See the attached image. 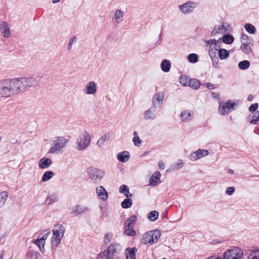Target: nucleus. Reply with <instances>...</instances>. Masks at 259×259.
Wrapping results in <instances>:
<instances>
[{"label": "nucleus", "instance_id": "f257e3e1", "mask_svg": "<svg viewBox=\"0 0 259 259\" xmlns=\"http://www.w3.org/2000/svg\"><path fill=\"white\" fill-rule=\"evenodd\" d=\"M22 92L19 77L0 80V98L10 97Z\"/></svg>", "mask_w": 259, "mask_h": 259}, {"label": "nucleus", "instance_id": "f03ea898", "mask_svg": "<svg viewBox=\"0 0 259 259\" xmlns=\"http://www.w3.org/2000/svg\"><path fill=\"white\" fill-rule=\"evenodd\" d=\"M122 246L117 242L111 243L106 249L100 253L97 259H113L122 250Z\"/></svg>", "mask_w": 259, "mask_h": 259}, {"label": "nucleus", "instance_id": "7ed1b4c3", "mask_svg": "<svg viewBox=\"0 0 259 259\" xmlns=\"http://www.w3.org/2000/svg\"><path fill=\"white\" fill-rule=\"evenodd\" d=\"M91 142V138L90 134L87 131H83L80 133L76 138L75 148L77 151H84L89 147Z\"/></svg>", "mask_w": 259, "mask_h": 259}, {"label": "nucleus", "instance_id": "20e7f679", "mask_svg": "<svg viewBox=\"0 0 259 259\" xmlns=\"http://www.w3.org/2000/svg\"><path fill=\"white\" fill-rule=\"evenodd\" d=\"M68 142L69 140L63 136H57L54 138L49 153L54 154H59L67 147Z\"/></svg>", "mask_w": 259, "mask_h": 259}, {"label": "nucleus", "instance_id": "39448f33", "mask_svg": "<svg viewBox=\"0 0 259 259\" xmlns=\"http://www.w3.org/2000/svg\"><path fill=\"white\" fill-rule=\"evenodd\" d=\"M65 232V228L63 225L56 224L54 225L53 230V236L51 238L52 249H56V247L61 243Z\"/></svg>", "mask_w": 259, "mask_h": 259}, {"label": "nucleus", "instance_id": "423d86ee", "mask_svg": "<svg viewBox=\"0 0 259 259\" xmlns=\"http://www.w3.org/2000/svg\"><path fill=\"white\" fill-rule=\"evenodd\" d=\"M22 92L30 88H35L40 84V78L38 76L19 77Z\"/></svg>", "mask_w": 259, "mask_h": 259}, {"label": "nucleus", "instance_id": "0eeeda50", "mask_svg": "<svg viewBox=\"0 0 259 259\" xmlns=\"http://www.w3.org/2000/svg\"><path fill=\"white\" fill-rule=\"evenodd\" d=\"M87 174L92 182L96 184L100 183L105 175L103 170L93 167L88 168Z\"/></svg>", "mask_w": 259, "mask_h": 259}, {"label": "nucleus", "instance_id": "6e6552de", "mask_svg": "<svg viewBox=\"0 0 259 259\" xmlns=\"http://www.w3.org/2000/svg\"><path fill=\"white\" fill-rule=\"evenodd\" d=\"M161 234L158 230H153L145 233L141 239V242L144 244H154L157 242Z\"/></svg>", "mask_w": 259, "mask_h": 259}, {"label": "nucleus", "instance_id": "1a4fd4ad", "mask_svg": "<svg viewBox=\"0 0 259 259\" xmlns=\"http://www.w3.org/2000/svg\"><path fill=\"white\" fill-rule=\"evenodd\" d=\"M232 31L231 25L227 22H223L222 24L215 25L211 31V35L217 37L226 33H230Z\"/></svg>", "mask_w": 259, "mask_h": 259}, {"label": "nucleus", "instance_id": "9d476101", "mask_svg": "<svg viewBox=\"0 0 259 259\" xmlns=\"http://www.w3.org/2000/svg\"><path fill=\"white\" fill-rule=\"evenodd\" d=\"M198 6V4L195 2L189 1L179 6V9L183 14H189L193 12Z\"/></svg>", "mask_w": 259, "mask_h": 259}, {"label": "nucleus", "instance_id": "9b49d317", "mask_svg": "<svg viewBox=\"0 0 259 259\" xmlns=\"http://www.w3.org/2000/svg\"><path fill=\"white\" fill-rule=\"evenodd\" d=\"M243 255L242 250L238 247L226 251L224 254V259H241Z\"/></svg>", "mask_w": 259, "mask_h": 259}, {"label": "nucleus", "instance_id": "f8f14e48", "mask_svg": "<svg viewBox=\"0 0 259 259\" xmlns=\"http://www.w3.org/2000/svg\"><path fill=\"white\" fill-rule=\"evenodd\" d=\"M235 103L229 100L225 102L220 103L219 106V112L221 115H226L232 111L235 106Z\"/></svg>", "mask_w": 259, "mask_h": 259}, {"label": "nucleus", "instance_id": "ddd939ff", "mask_svg": "<svg viewBox=\"0 0 259 259\" xmlns=\"http://www.w3.org/2000/svg\"><path fill=\"white\" fill-rule=\"evenodd\" d=\"M97 92V84L94 81L88 82L84 89L86 95H95Z\"/></svg>", "mask_w": 259, "mask_h": 259}, {"label": "nucleus", "instance_id": "4468645a", "mask_svg": "<svg viewBox=\"0 0 259 259\" xmlns=\"http://www.w3.org/2000/svg\"><path fill=\"white\" fill-rule=\"evenodd\" d=\"M156 107L152 106L143 113V118L145 120H153L155 118Z\"/></svg>", "mask_w": 259, "mask_h": 259}, {"label": "nucleus", "instance_id": "2eb2a0df", "mask_svg": "<svg viewBox=\"0 0 259 259\" xmlns=\"http://www.w3.org/2000/svg\"><path fill=\"white\" fill-rule=\"evenodd\" d=\"M96 194L100 200L106 201L108 198V193L103 186H98L96 189Z\"/></svg>", "mask_w": 259, "mask_h": 259}, {"label": "nucleus", "instance_id": "dca6fc26", "mask_svg": "<svg viewBox=\"0 0 259 259\" xmlns=\"http://www.w3.org/2000/svg\"><path fill=\"white\" fill-rule=\"evenodd\" d=\"M89 210V208L88 206L82 205H77L71 208V213L74 214L75 215H78Z\"/></svg>", "mask_w": 259, "mask_h": 259}, {"label": "nucleus", "instance_id": "f3484780", "mask_svg": "<svg viewBox=\"0 0 259 259\" xmlns=\"http://www.w3.org/2000/svg\"><path fill=\"white\" fill-rule=\"evenodd\" d=\"M164 98V94L163 92H158L155 93L152 98L153 106L156 107L157 103L161 105Z\"/></svg>", "mask_w": 259, "mask_h": 259}, {"label": "nucleus", "instance_id": "a211bd4d", "mask_svg": "<svg viewBox=\"0 0 259 259\" xmlns=\"http://www.w3.org/2000/svg\"><path fill=\"white\" fill-rule=\"evenodd\" d=\"M52 164V160L47 157L41 158L38 161V165L41 169L48 168Z\"/></svg>", "mask_w": 259, "mask_h": 259}, {"label": "nucleus", "instance_id": "6ab92c4d", "mask_svg": "<svg viewBox=\"0 0 259 259\" xmlns=\"http://www.w3.org/2000/svg\"><path fill=\"white\" fill-rule=\"evenodd\" d=\"M0 30L2 34L5 37H9L10 36L11 33L10 28L8 23L5 21H2L0 23Z\"/></svg>", "mask_w": 259, "mask_h": 259}, {"label": "nucleus", "instance_id": "aec40b11", "mask_svg": "<svg viewBox=\"0 0 259 259\" xmlns=\"http://www.w3.org/2000/svg\"><path fill=\"white\" fill-rule=\"evenodd\" d=\"M160 177L161 174L159 171L155 172L150 177L149 185L152 187L156 186L160 180Z\"/></svg>", "mask_w": 259, "mask_h": 259}, {"label": "nucleus", "instance_id": "412c9836", "mask_svg": "<svg viewBox=\"0 0 259 259\" xmlns=\"http://www.w3.org/2000/svg\"><path fill=\"white\" fill-rule=\"evenodd\" d=\"M130 158V152L127 151H123L117 154V159L121 162H126Z\"/></svg>", "mask_w": 259, "mask_h": 259}, {"label": "nucleus", "instance_id": "4be33fe9", "mask_svg": "<svg viewBox=\"0 0 259 259\" xmlns=\"http://www.w3.org/2000/svg\"><path fill=\"white\" fill-rule=\"evenodd\" d=\"M124 15V13L123 11H121L120 9L116 10L114 13V16L112 20H115L117 24H119L123 21Z\"/></svg>", "mask_w": 259, "mask_h": 259}, {"label": "nucleus", "instance_id": "5701e85b", "mask_svg": "<svg viewBox=\"0 0 259 259\" xmlns=\"http://www.w3.org/2000/svg\"><path fill=\"white\" fill-rule=\"evenodd\" d=\"M58 200V195L56 193L49 194L46 199L45 202L48 205H52Z\"/></svg>", "mask_w": 259, "mask_h": 259}, {"label": "nucleus", "instance_id": "b1692460", "mask_svg": "<svg viewBox=\"0 0 259 259\" xmlns=\"http://www.w3.org/2000/svg\"><path fill=\"white\" fill-rule=\"evenodd\" d=\"M137 249L135 247L127 248L125 250L126 259H136V252Z\"/></svg>", "mask_w": 259, "mask_h": 259}, {"label": "nucleus", "instance_id": "393cba45", "mask_svg": "<svg viewBox=\"0 0 259 259\" xmlns=\"http://www.w3.org/2000/svg\"><path fill=\"white\" fill-rule=\"evenodd\" d=\"M39 253L33 249L30 246L28 248L26 256L30 259H38L39 256Z\"/></svg>", "mask_w": 259, "mask_h": 259}, {"label": "nucleus", "instance_id": "a878e982", "mask_svg": "<svg viewBox=\"0 0 259 259\" xmlns=\"http://www.w3.org/2000/svg\"><path fill=\"white\" fill-rule=\"evenodd\" d=\"M248 118L250 123L257 124L259 122V111L249 114Z\"/></svg>", "mask_w": 259, "mask_h": 259}, {"label": "nucleus", "instance_id": "bb28decb", "mask_svg": "<svg viewBox=\"0 0 259 259\" xmlns=\"http://www.w3.org/2000/svg\"><path fill=\"white\" fill-rule=\"evenodd\" d=\"M222 40L223 43L227 45H230L234 42V38L233 35L229 34V33H226L222 37Z\"/></svg>", "mask_w": 259, "mask_h": 259}, {"label": "nucleus", "instance_id": "cd10ccee", "mask_svg": "<svg viewBox=\"0 0 259 259\" xmlns=\"http://www.w3.org/2000/svg\"><path fill=\"white\" fill-rule=\"evenodd\" d=\"M34 244L36 245L40 251L41 252H44L45 251V242H44L42 240L40 239L39 237L35 240L32 241Z\"/></svg>", "mask_w": 259, "mask_h": 259}, {"label": "nucleus", "instance_id": "c85d7f7f", "mask_svg": "<svg viewBox=\"0 0 259 259\" xmlns=\"http://www.w3.org/2000/svg\"><path fill=\"white\" fill-rule=\"evenodd\" d=\"M160 66L163 71L167 72L170 69V62L168 60H164L161 62Z\"/></svg>", "mask_w": 259, "mask_h": 259}, {"label": "nucleus", "instance_id": "c756f323", "mask_svg": "<svg viewBox=\"0 0 259 259\" xmlns=\"http://www.w3.org/2000/svg\"><path fill=\"white\" fill-rule=\"evenodd\" d=\"M229 54V52L225 49H220L218 52V56L221 60L227 59Z\"/></svg>", "mask_w": 259, "mask_h": 259}, {"label": "nucleus", "instance_id": "7c9ffc66", "mask_svg": "<svg viewBox=\"0 0 259 259\" xmlns=\"http://www.w3.org/2000/svg\"><path fill=\"white\" fill-rule=\"evenodd\" d=\"M110 137V133H107L106 134H105L104 135L100 137V138L98 140L97 145L99 147H102L103 146L104 142L106 141L109 139Z\"/></svg>", "mask_w": 259, "mask_h": 259}, {"label": "nucleus", "instance_id": "2f4dec72", "mask_svg": "<svg viewBox=\"0 0 259 259\" xmlns=\"http://www.w3.org/2000/svg\"><path fill=\"white\" fill-rule=\"evenodd\" d=\"M125 232L126 235L134 236L136 234V231L133 228V225L125 224Z\"/></svg>", "mask_w": 259, "mask_h": 259}, {"label": "nucleus", "instance_id": "473e14b6", "mask_svg": "<svg viewBox=\"0 0 259 259\" xmlns=\"http://www.w3.org/2000/svg\"><path fill=\"white\" fill-rule=\"evenodd\" d=\"M183 161L182 159H179L178 161L171 165L169 168V170L174 171L181 168L183 166Z\"/></svg>", "mask_w": 259, "mask_h": 259}, {"label": "nucleus", "instance_id": "72a5a7b5", "mask_svg": "<svg viewBox=\"0 0 259 259\" xmlns=\"http://www.w3.org/2000/svg\"><path fill=\"white\" fill-rule=\"evenodd\" d=\"M54 176V173L52 171L48 170L43 174L41 178V181L42 182H47L51 180Z\"/></svg>", "mask_w": 259, "mask_h": 259}, {"label": "nucleus", "instance_id": "f704fd0d", "mask_svg": "<svg viewBox=\"0 0 259 259\" xmlns=\"http://www.w3.org/2000/svg\"><path fill=\"white\" fill-rule=\"evenodd\" d=\"M200 85V81L195 78L190 79L188 84L189 87L194 90L198 89L199 88Z\"/></svg>", "mask_w": 259, "mask_h": 259}, {"label": "nucleus", "instance_id": "c9c22d12", "mask_svg": "<svg viewBox=\"0 0 259 259\" xmlns=\"http://www.w3.org/2000/svg\"><path fill=\"white\" fill-rule=\"evenodd\" d=\"M181 117L183 121H189L191 119V113L190 110H186L182 111L181 114Z\"/></svg>", "mask_w": 259, "mask_h": 259}, {"label": "nucleus", "instance_id": "e433bc0d", "mask_svg": "<svg viewBox=\"0 0 259 259\" xmlns=\"http://www.w3.org/2000/svg\"><path fill=\"white\" fill-rule=\"evenodd\" d=\"M240 49L245 54L248 55L252 53V49L251 47L245 43H242Z\"/></svg>", "mask_w": 259, "mask_h": 259}, {"label": "nucleus", "instance_id": "4c0bfd02", "mask_svg": "<svg viewBox=\"0 0 259 259\" xmlns=\"http://www.w3.org/2000/svg\"><path fill=\"white\" fill-rule=\"evenodd\" d=\"M134 137L133 138V142L134 145L136 146L140 147L142 145V141L138 136V133L135 131L133 133Z\"/></svg>", "mask_w": 259, "mask_h": 259}, {"label": "nucleus", "instance_id": "58836bf2", "mask_svg": "<svg viewBox=\"0 0 259 259\" xmlns=\"http://www.w3.org/2000/svg\"><path fill=\"white\" fill-rule=\"evenodd\" d=\"M8 196V193L7 191H3L0 193V207L5 204Z\"/></svg>", "mask_w": 259, "mask_h": 259}, {"label": "nucleus", "instance_id": "ea45409f", "mask_svg": "<svg viewBox=\"0 0 259 259\" xmlns=\"http://www.w3.org/2000/svg\"><path fill=\"white\" fill-rule=\"evenodd\" d=\"M247 259H259V249L251 250Z\"/></svg>", "mask_w": 259, "mask_h": 259}, {"label": "nucleus", "instance_id": "a19ab883", "mask_svg": "<svg viewBox=\"0 0 259 259\" xmlns=\"http://www.w3.org/2000/svg\"><path fill=\"white\" fill-rule=\"evenodd\" d=\"M190 78L185 75H182L179 78V82L184 86H188L189 83Z\"/></svg>", "mask_w": 259, "mask_h": 259}, {"label": "nucleus", "instance_id": "79ce46f5", "mask_svg": "<svg viewBox=\"0 0 259 259\" xmlns=\"http://www.w3.org/2000/svg\"><path fill=\"white\" fill-rule=\"evenodd\" d=\"M250 62L248 60H244L238 63V67L241 70H245L249 68Z\"/></svg>", "mask_w": 259, "mask_h": 259}, {"label": "nucleus", "instance_id": "37998d69", "mask_svg": "<svg viewBox=\"0 0 259 259\" xmlns=\"http://www.w3.org/2000/svg\"><path fill=\"white\" fill-rule=\"evenodd\" d=\"M158 212L156 210L151 211L148 215V219L151 221H156L158 217Z\"/></svg>", "mask_w": 259, "mask_h": 259}, {"label": "nucleus", "instance_id": "c03bdc74", "mask_svg": "<svg viewBox=\"0 0 259 259\" xmlns=\"http://www.w3.org/2000/svg\"><path fill=\"white\" fill-rule=\"evenodd\" d=\"M195 152L196 153L197 156H198L199 159H200L203 157L207 156L209 154V152L207 150L199 149Z\"/></svg>", "mask_w": 259, "mask_h": 259}, {"label": "nucleus", "instance_id": "a18cd8bd", "mask_svg": "<svg viewBox=\"0 0 259 259\" xmlns=\"http://www.w3.org/2000/svg\"><path fill=\"white\" fill-rule=\"evenodd\" d=\"M211 58L212 65L216 68H219V59L214 54L209 55Z\"/></svg>", "mask_w": 259, "mask_h": 259}, {"label": "nucleus", "instance_id": "49530a36", "mask_svg": "<svg viewBox=\"0 0 259 259\" xmlns=\"http://www.w3.org/2000/svg\"><path fill=\"white\" fill-rule=\"evenodd\" d=\"M51 233V230L50 229H47L44 230L38 236L41 240H42L44 242H45L46 240L47 239L48 236Z\"/></svg>", "mask_w": 259, "mask_h": 259}, {"label": "nucleus", "instance_id": "de8ad7c7", "mask_svg": "<svg viewBox=\"0 0 259 259\" xmlns=\"http://www.w3.org/2000/svg\"><path fill=\"white\" fill-rule=\"evenodd\" d=\"M188 60L190 63H196L198 60V55L194 53L190 54L188 56Z\"/></svg>", "mask_w": 259, "mask_h": 259}, {"label": "nucleus", "instance_id": "09e8293b", "mask_svg": "<svg viewBox=\"0 0 259 259\" xmlns=\"http://www.w3.org/2000/svg\"><path fill=\"white\" fill-rule=\"evenodd\" d=\"M244 28L245 30L251 34H254L255 32V27L250 23H247L245 25Z\"/></svg>", "mask_w": 259, "mask_h": 259}, {"label": "nucleus", "instance_id": "8fccbe9b", "mask_svg": "<svg viewBox=\"0 0 259 259\" xmlns=\"http://www.w3.org/2000/svg\"><path fill=\"white\" fill-rule=\"evenodd\" d=\"M221 49L219 47H217V45H213V46H211L210 47H209L208 49V54L209 55H211V54L213 55H216L217 54V51H219V49Z\"/></svg>", "mask_w": 259, "mask_h": 259}, {"label": "nucleus", "instance_id": "3c124183", "mask_svg": "<svg viewBox=\"0 0 259 259\" xmlns=\"http://www.w3.org/2000/svg\"><path fill=\"white\" fill-rule=\"evenodd\" d=\"M133 202L131 199H125L121 203V206L124 208H128L131 207Z\"/></svg>", "mask_w": 259, "mask_h": 259}, {"label": "nucleus", "instance_id": "603ef678", "mask_svg": "<svg viewBox=\"0 0 259 259\" xmlns=\"http://www.w3.org/2000/svg\"><path fill=\"white\" fill-rule=\"evenodd\" d=\"M137 221V217L135 215H132L128 220H127L125 224H129L134 225Z\"/></svg>", "mask_w": 259, "mask_h": 259}, {"label": "nucleus", "instance_id": "864d4df0", "mask_svg": "<svg viewBox=\"0 0 259 259\" xmlns=\"http://www.w3.org/2000/svg\"><path fill=\"white\" fill-rule=\"evenodd\" d=\"M129 189L126 185H121L119 189V192L120 193H123L124 195L128 192Z\"/></svg>", "mask_w": 259, "mask_h": 259}, {"label": "nucleus", "instance_id": "5fc2aeb1", "mask_svg": "<svg viewBox=\"0 0 259 259\" xmlns=\"http://www.w3.org/2000/svg\"><path fill=\"white\" fill-rule=\"evenodd\" d=\"M112 237V235L110 233H107L104 235V241L105 244H108L110 242Z\"/></svg>", "mask_w": 259, "mask_h": 259}, {"label": "nucleus", "instance_id": "6e6d98bb", "mask_svg": "<svg viewBox=\"0 0 259 259\" xmlns=\"http://www.w3.org/2000/svg\"><path fill=\"white\" fill-rule=\"evenodd\" d=\"M189 158L192 161H196L197 160L199 159V158L197 156L195 152H193L190 154Z\"/></svg>", "mask_w": 259, "mask_h": 259}, {"label": "nucleus", "instance_id": "4d7b16f0", "mask_svg": "<svg viewBox=\"0 0 259 259\" xmlns=\"http://www.w3.org/2000/svg\"><path fill=\"white\" fill-rule=\"evenodd\" d=\"M235 191V188L233 187H228L226 190V193L229 195H232Z\"/></svg>", "mask_w": 259, "mask_h": 259}, {"label": "nucleus", "instance_id": "13d9d810", "mask_svg": "<svg viewBox=\"0 0 259 259\" xmlns=\"http://www.w3.org/2000/svg\"><path fill=\"white\" fill-rule=\"evenodd\" d=\"M204 42L205 44L209 45V47L211 46H213V45L215 43V39H211L210 40H204Z\"/></svg>", "mask_w": 259, "mask_h": 259}, {"label": "nucleus", "instance_id": "bf43d9fd", "mask_svg": "<svg viewBox=\"0 0 259 259\" xmlns=\"http://www.w3.org/2000/svg\"><path fill=\"white\" fill-rule=\"evenodd\" d=\"M258 108V104L254 103L250 105L249 110L251 112L255 111Z\"/></svg>", "mask_w": 259, "mask_h": 259}, {"label": "nucleus", "instance_id": "052dcab7", "mask_svg": "<svg viewBox=\"0 0 259 259\" xmlns=\"http://www.w3.org/2000/svg\"><path fill=\"white\" fill-rule=\"evenodd\" d=\"M223 40H222V37H219L217 40L215 39V43L214 45H217V47H219L221 48L222 46Z\"/></svg>", "mask_w": 259, "mask_h": 259}, {"label": "nucleus", "instance_id": "680f3d73", "mask_svg": "<svg viewBox=\"0 0 259 259\" xmlns=\"http://www.w3.org/2000/svg\"><path fill=\"white\" fill-rule=\"evenodd\" d=\"M75 39V37H72L70 39L68 45V46H67L68 50H71V49L72 48V44H73Z\"/></svg>", "mask_w": 259, "mask_h": 259}, {"label": "nucleus", "instance_id": "e2e57ef3", "mask_svg": "<svg viewBox=\"0 0 259 259\" xmlns=\"http://www.w3.org/2000/svg\"><path fill=\"white\" fill-rule=\"evenodd\" d=\"M205 86L208 89H210V90H212V89H213L215 88L214 84L211 83L206 82L205 83Z\"/></svg>", "mask_w": 259, "mask_h": 259}, {"label": "nucleus", "instance_id": "0e129e2a", "mask_svg": "<svg viewBox=\"0 0 259 259\" xmlns=\"http://www.w3.org/2000/svg\"><path fill=\"white\" fill-rule=\"evenodd\" d=\"M158 167L160 169H164L165 168V164L162 161H160L158 163Z\"/></svg>", "mask_w": 259, "mask_h": 259}, {"label": "nucleus", "instance_id": "69168bd1", "mask_svg": "<svg viewBox=\"0 0 259 259\" xmlns=\"http://www.w3.org/2000/svg\"><path fill=\"white\" fill-rule=\"evenodd\" d=\"M124 195L127 198L126 199H130V198L132 197V194L130 192L129 190L128 191V192L124 194Z\"/></svg>", "mask_w": 259, "mask_h": 259}, {"label": "nucleus", "instance_id": "338daca9", "mask_svg": "<svg viewBox=\"0 0 259 259\" xmlns=\"http://www.w3.org/2000/svg\"><path fill=\"white\" fill-rule=\"evenodd\" d=\"M207 259H222V257H214V256H211L208 257Z\"/></svg>", "mask_w": 259, "mask_h": 259}, {"label": "nucleus", "instance_id": "774afa93", "mask_svg": "<svg viewBox=\"0 0 259 259\" xmlns=\"http://www.w3.org/2000/svg\"><path fill=\"white\" fill-rule=\"evenodd\" d=\"M253 99V96L251 95H250L247 97V100L248 101H251Z\"/></svg>", "mask_w": 259, "mask_h": 259}]
</instances>
